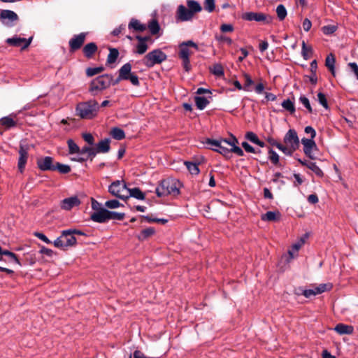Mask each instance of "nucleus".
<instances>
[{"instance_id": "ea45409f", "label": "nucleus", "mask_w": 358, "mask_h": 358, "mask_svg": "<svg viewBox=\"0 0 358 358\" xmlns=\"http://www.w3.org/2000/svg\"><path fill=\"white\" fill-rule=\"evenodd\" d=\"M268 159L274 165L279 164V155L271 148H268Z\"/></svg>"}, {"instance_id": "13d9d810", "label": "nucleus", "mask_w": 358, "mask_h": 358, "mask_svg": "<svg viewBox=\"0 0 358 358\" xmlns=\"http://www.w3.org/2000/svg\"><path fill=\"white\" fill-rule=\"evenodd\" d=\"M302 243H295L292 245V250H289L288 253L291 259L294 257V252H297L300 248L301 247Z\"/></svg>"}, {"instance_id": "1a4fd4ad", "label": "nucleus", "mask_w": 358, "mask_h": 358, "mask_svg": "<svg viewBox=\"0 0 358 358\" xmlns=\"http://www.w3.org/2000/svg\"><path fill=\"white\" fill-rule=\"evenodd\" d=\"M87 36V32H81L79 34L74 35L69 41V51L74 52L80 49L86 40Z\"/></svg>"}, {"instance_id": "6e6d98bb", "label": "nucleus", "mask_w": 358, "mask_h": 358, "mask_svg": "<svg viewBox=\"0 0 358 358\" xmlns=\"http://www.w3.org/2000/svg\"><path fill=\"white\" fill-rule=\"evenodd\" d=\"M245 138L247 140L250 141L251 143H255V144L257 143V140L259 139L257 134L252 131H248L245 134Z\"/></svg>"}, {"instance_id": "e2e57ef3", "label": "nucleus", "mask_w": 358, "mask_h": 358, "mask_svg": "<svg viewBox=\"0 0 358 358\" xmlns=\"http://www.w3.org/2000/svg\"><path fill=\"white\" fill-rule=\"evenodd\" d=\"M241 145L247 152H256V150L246 141H243Z\"/></svg>"}, {"instance_id": "4c0bfd02", "label": "nucleus", "mask_w": 358, "mask_h": 358, "mask_svg": "<svg viewBox=\"0 0 358 358\" xmlns=\"http://www.w3.org/2000/svg\"><path fill=\"white\" fill-rule=\"evenodd\" d=\"M179 57L181 58H189L191 54L190 50L185 45L180 44L179 45Z\"/></svg>"}, {"instance_id": "39448f33", "label": "nucleus", "mask_w": 358, "mask_h": 358, "mask_svg": "<svg viewBox=\"0 0 358 358\" xmlns=\"http://www.w3.org/2000/svg\"><path fill=\"white\" fill-rule=\"evenodd\" d=\"M167 55L160 49H155L148 52L143 58V63L148 68H152L155 64H161L166 60Z\"/></svg>"}, {"instance_id": "37998d69", "label": "nucleus", "mask_w": 358, "mask_h": 358, "mask_svg": "<svg viewBox=\"0 0 358 358\" xmlns=\"http://www.w3.org/2000/svg\"><path fill=\"white\" fill-rule=\"evenodd\" d=\"M203 7L208 13L213 12L215 9V0H205Z\"/></svg>"}, {"instance_id": "a211bd4d", "label": "nucleus", "mask_w": 358, "mask_h": 358, "mask_svg": "<svg viewBox=\"0 0 358 358\" xmlns=\"http://www.w3.org/2000/svg\"><path fill=\"white\" fill-rule=\"evenodd\" d=\"M97 50L98 47L94 42L86 44L83 48V55L87 59L92 58Z\"/></svg>"}, {"instance_id": "20e7f679", "label": "nucleus", "mask_w": 358, "mask_h": 358, "mask_svg": "<svg viewBox=\"0 0 358 358\" xmlns=\"http://www.w3.org/2000/svg\"><path fill=\"white\" fill-rule=\"evenodd\" d=\"M53 244L56 248L66 250L69 247L75 246L77 244V239L72 235L70 229L63 230Z\"/></svg>"}, {"instance_id": "e433bc0d", "label": "nucleus", "mask_w": 358, "mask_h": 358, "mask_svg": "<svg viewBox=\"0 0 358 358\" xmlns=\"http://www.w3.org/2000/svg\"><path fill=\"white\" fill-rule=\"evenodd\" d=\"M185 164L191 174L198 175L199 173L198 164L190 162H185Z\"/></svg>"}, {"instance_id": "0e129e2a", "label": "nucleus", "mask_w": 358, "mask_h": 358, "mask_svg": "<svg viewBox=\"0 0 358 358\" xmlns=\"http://www.w3.org/2000/svg\"><path fill=\"white\" fill-rule=\"evenodd\" d=\"M303 295L304 296H306V298H310L312 296H315L317 295V293H316V291H315V288H313V289H305L303 291Z\"/></svg>"}, {"instance_id": "6e6552de", "label": "nucleus", "mask_w": 358, "mask_h": 358, "mask_svg": "<svg viewBox=\"0 0 358 358\" xmlns=\"http://www.w3.org/2000/svg\"><path fill=\"white\" fill-rule=\"evenodd\" d=\"M128 188L123 180H115L108 187V192L114 196L122 200L128 199V196L122 194L124 191H127Z\"/></svg>"}, {"instance_id": "393cba45", "label": "nucleus", "mask_w": 358, "mask_h": 358, "mask_svg": "<svg viewBox=\"0 0 358 358\" xmlns=\"http://www.w3.org/2000/svg\"><path fill=\"white\" fill-rule=\"evenodd\" d=\"M280 218V213L273 211H268L265 214L262 215V220L263 221L273 222L279 220Z\"/></svg>"}, {"instance_id": "9d476101", "label": "nucleus", "mask_w": 358, "mask_h": 358, "mask_svg": "<svg viewBox=\"0 0 358 358\" xmlns=\"http://www.w3.org/2000/svg\"><path fill=\"white\" fill-rule=\"evenodd\" d=\"M131 64L129 62L124 64L122 66L123 73L121 74V77L124 78V80H129L134 86L139 87V78L134 73L131 72Z\"/></svg>"}, {"instance_id": "72a5a7b5", "label": "nucleus", "mask_w": 358, "mask_h": 358, "mask_svg": "<svg viewBox=\"0 0 358 358\" xmlns=\"http://www.w3.org/2000/svg\"><path fill=\"white\" fill-rule=\"evenodd\" d=\"M148 27L152 35L157 34L160 30L159 24L156 20H152L149 22Z\"/></svg>"}, {"instance_id": "f704fd0d", "label": "nucleus", "mask_w": 358, "mask_h": 358, "mask_svg": "<svg viewBox=\"0 0 358 358\" xmlns=\"http://www.w3.org/2000/svg\"><path fill=\"white\" fill-rule=\"evenodd\" d=\"M276 13L280 21L284 20L287 14L285 6L282 4H279L276 8Z\"/></svg>"}, {"instance_id": "4d7b16f0", "label": "nucleus", "mask_w": 358, "mask_h": 358, "mask_svg": "<svg viewBox=\"0 0 358 358\" xmlns=\"http://www.w3.org/2000/svg\"><path fill=\"white\" fill-rule=\"evenodd\" d=\"M83 138L85 141H86L90 145H94V138L90 133H84L82 135Z\"/></svg>"}, {"instance_id": "c9c22d12", "label": "nucleus", "mask_w": 358, "mask_h": 358, "mask_svg": "<svg viewBox=\"0 0 358 358\" xmlns=\"http://www.w3.org/2000/svg\"><path fill=\"white\" fill-rule=\"evenodd\" d=\"M155 233V230L153 227H148L141 231V234L138 237L139 240H145L150 236H152Z\"/></svg>"}, {"instance_id": "dca6fc26", "label": "nucleus", "mask_w": 358, "mask_h": 358, "mask_svg": "<svg viewBox=\"0 0 358 358\" xmlns=\"http://www.w3.org/2000/svg\"><path fill=\"white\" fill-rule=\"evenodd\" d=\"M301 143L303 145V152L305 155L310 159H314V157L312 155V151L313 149L317 148L314 139L303 138L301 139Z\"/></svg>"}, {"instance_id": "7c9ffc66", "label": "nucleus", "mask_w": 358, "mask_h": 358, "mask_svg": "<svg viewBox=\"0 0 358 358\" xmlns=\"http://www.w3.org/2000/svg\"><path fill=\"white\" fill-rule=\"evenodd\" d=\"M282 107L289 112L290 114H294L296 111L294 103L289 99L284 100L281 103Z\"/></svg>"}, {"instance_id": "b1692460", "label": "nucleus", "mask_w": 358, "mask_h": 358, "mask_svg": "<svg viewBox=\"0 0 358 358\" xmlns=\"http://www.w3.org/2000/svg\"><path fill=\"white\" fill-rule=\"evenodd\" d=\"M128 28L129 29H132L136 31L143 32L147 29V27L141 24L139 20L132 18L128 24Z\"/></svg>"}, {"instance_id": "338daca9", "label": "nucleus", "mask_w": 358, "mask_h": 358, "mask_svg": "<svg viewBox=\"0 0 358 358\" xmlns=\"http://www.w3.org/2000/svg\"><path fill=\"white\" fill-rule=\"evenodd\" d=\"M182 61V66L185 69V70L188 72L191 69V64L189 58H181Z\"/></svg>"}, {"instance_id": "69168bd1", "label": "nucleus", "mask_w": 358, "mask_h": 358, "mask_svg": "<svg viewBox=\"0 0 358 358\" xmlns=\"http://www.w3.org/2000/svg\"><path fill=\"white\" fill-rule=\"evenodd\" d=\"M220 30L222 32H231L234 30V27L230 24H223L220 26Z\"/></svg>"}, {"instance_id": "5fc2aeb1", "label": "nucleus", "mask_w": 358, "mask_h": 358, "mask_svg": "<svg viewBox=\"0 0 358 358\" xmlns=\"http://www.w3.org/2000/svg\"><path fill=\"white\" fill-rule=\"evenodd\" d=\"M322 29L324 34L329 35V34L334 33L336 31L337 26L332 25V24L327 25V26H324L322 28Z\"/></svg>"}, {"instance_id": "f257e3e1", "label": "nucleus", "mask_w": 358, "mask_h": 358, "mask_svg": "<svg viewBox=\"0 0 358 358\" xmlns=\"http://www.w3.org/2000/svg\"><path fill=\"white\" fill-rule=\"evenodd\" d=\"M180 182L172 178L162 180L155 189V193L158 197H164L169 195L178 196L180 194Z\"/></svg>"}, {"instance_id": "2eb2a0df", "label": "nucleus", "mask_w": 358, "mask_h": 358, "mask_svg": "<svg viewBox=\"0 0 358 358\" xmlns=\"http://www.w3.org/2000/svg\"><path fill=\"white\" fill-rule=\"evenodd\" d=\"M109 210L106 208L99 209V211L93 212L90 215L91 220L98 223H106L108 221Z\"/></svg>"}, {"instance_id": "6ab92c4d", "label": "nucleus", "mask_w": 358, "mask_h": 358, "mask_svg": "<svg viewBox=\"0 0 358 358\" xmlns=\"http://www.w3.org/2000/svg\"><path fill=\"white\" fill-rule=\"evenodd\" d=\"M334 330L340 335H350L354 331V327L351 325L339 323L334 327Z\"/></svg>"}, {"instance_id": "bb28decb", "label": "nucleus", "mask_w": 358, "mask_h": 358, "mask_svg": "<svg viewBox=\"0 0 358 358\" xmlns=\"http://www.w3.org/2000/svg\"><path fill=\"white\" fill-rule=\"evenodd\" d=\"M110 136L115 140H122L125 138L124 131L118 127H114L110 130Z\"/></svg>"}, {"instance_id": "58836bf2", "label": "nucleus", "mask_w": 358, "mask_h": 358, "mask_svg": "<svg viewBox=\"0 0 358 358\" xmlns=\"http://www.w3.org/2000/svg\"><path fill=\"white\" fill-rule=\"evenodd\" d=\"M104 71V67L103 66H99L95 68H87L86 69V75L88 77H92L98 73H101Z\"/></svg>"}, {"instance_id": "a18cd8bd", "label": "nucleus", "mask_w": 358, "mask_h": 358, "mask_svg": "<svg viewBox=\"0 0 358 358\" xmlns=\"http://www.w3.org/2000/svg\"><path fill=\"white\" fill-rule=\"evenodd\" d=\"M138 42L136 52L139 55H143L148 49V45L145 43L142 42V41H138Z\"/></svg>"}, {"instance_id": "8fccbe9b", "label": "nucleus", "mask_w": 358, "mask_h": 358, "mask_svg": "<svg viewBox=\"0 0 358 358\" xmlns=\"http://www.w3.org/2000/svg\"><path fill=\"white\" fill-rule=\"evenodd\" d=\"M121 206H122V205L119 202L118 200H116V199L107 201H106V203L104 204L105 207L110 208V209L117 208Z\"/></svg>"}, {"instance_id": "864d4df0", "label": "nucleus", "mask_w": 358, "mask_h": 358, "mask_svg": "<svg viewBox=\"0 0 358 358\" xmlns=\"http://www.w3.org/2000/svg\"><path fill=\"white\" fill-rule=\"evenodd\" d=\"M299 101L306 107V108L308 110L309 113H313V108L310 106L309 99L305 96H301L299 97Z\"/></svg>"}, {"instance_id": "2f4dec72", "label": "nucleus", "mask_w": 358, "mask_h": 358, "mask_svg": "<svg viewBox=\"0 0 358 358\" xmlns=\"http://www.w3.org/2000/svg\"><path fill=\"white\" fill-rule=\"evenodd\" d=\"M55 171L57 170L60 173L66 174L71 172V167L69 165L63 164L59 162L55 163Z\"/></svg>"}, {"instance_id": "4be33fe9", "label": "nucleus", "mask_w": 358, "mask_h": 358, "mask_svg": "<svg viewBox=\"0 0 358 358\" xmlns=\"http://www.w3.org/2000/svg\"><path fill=\"white\" fill-rule=\"evenodd\" d=\"M127 192H129V194L126 195V196H128V199L134 197L138 200H144L145 198V193L138 187L128 188Z\"/></svg>"}, {"instance_id": "423d86ee", "label": "nucleus", "mask_w": 358, "mask_h": 358, "mask_svg": "<svg viewBox=\"0 0 358 358\" xmlns=\"http://www.w3.org/2000/svg\"><path fill=\"white\" fill-rule=\"evenodd\" d=\"M241 18L245 21H255L262 24L273 23L274 17L262 12H245L241 15Z\"/></svg>"}, {"instance_id": "49530a36", "label": "nucleus", "mask_w": 358, "mask_h": 358, "mask_svg": "<svg viewBox=\"0 0 358 358\" xmlns=\"http://www.w3.org/2000/svg\"><path fill=\"white\" fill-rule=\"evenodd\" d=\"M211 72L216 76L221 77L224 76V69L220 64H216L213 66Z\"/></svg>"}, {"instance_id": "052dcab7", "label": "nucleus", "mask_w": 358, "mask_h": 358, "mask_svg": "<svg viewBox=\"0 0 358 358\" xmlns=\"http://www.w3.org/2000/svg\"><path fill=\"white\" fill-rule=\"evenodd\" d=\"M243 77L245 79L244 89L245 90H248L247 89L248 87L254 84V81L251 78V77L248 73H244Z\"/></svg>"}, {"instance_id": "aec40b11", "label": "nucleus", "mask_w": 358, "mask_h": 358, "mask_svg": "<svg viewBox=\"0 0 358 358\" xmlns=\"http://www.w3.org/2000/svg\"><path fill=\"white\" fill-rule=\"evenodd\" d=\"M110 140L109 138H105L100 141L94 148L99 153H107L110 150Z\"/></svg>"}, {"instance_id": "5701e85b", "label": "nucleus", "mask_w": 358, "mask_h": 358, "mask_svg": "<svg viewBox=\"0 0 358 358\" xmlns=\"http://www.w3.org/2000/svg\"><path fill=\"white\" fill-rule=\"evenodd\" d=\"M335 63H336L335 55L333 53L329 54L325 59V66L327 67V69L331 73L333 76H336L335 68H334Z\"/></svg>"}, {"instance_id": "7ed1b4c3", "label": "nucleus", "mask_w": 358, "mask_h": 358, "mask_svg": "<svg viewBox=\"0 0 358 358\" xmlns=\"http://www.w3.org/2000/svg\"><path fill=\"white\" fill-rule=\"evenodd\" d=\"M99 110L98 102L94 99L80 102L76 108V115L81 119L91 120L97 115Z\"/></svg>"}, {"instance_id": "cd10ccee", "label": "nucleus", "mask_w": 358, "mask_h": 358, "mask_svg": "<svg viewBox=\"0 0 358 358\" xmlns=\"http://www.w3.org/2000/svg\"><path fill=\"white\" fill-rule=\"evenodd\" d=\"M0 124L6 129H10L15 127L17 122L10 116H6L0 119Z\"/></svg>"}, {"instance_id": "bf43d9fd", "label": "nucleus", "mask_w": 358, "mask_h": 358, "mask_svg": "<svg viewBox=\"0 0 358 358\" xmlns=\"http://www.w3.org/2000/svg\"><path fill=\"white\" fill-rule=\"evenodd\" d=\"M91 202H92V210H94V212H96V211H99V209L104 208L103 207H102L101 203L98 202L94 198H91Z\"/></svg>"}, {"instance_id": "3c124183", "label": "nucleus", "mask_w": 358, "mask_h": 358, "mask_svg": "<svg viewBox=\"0 0 358 358\" xmlns=\"http://www.w3.org/2000/svg\"><path fill=\"white\" fill-rule=\"evenodd\" d=\"M317 101L319 103L326 109L329 108V105L327 102V99L326 98V96L322 92H319L317 94Z\"/></svg>"}, {"instance_id": "f03ea898", "label": "nucleus", "mask_w": 358, "mask_h": 358, "mask_svg": "<svg viewBox=\"0 0 358 358\" xmlns=\"http://www.w3.org/2000/svg\"><path fill=\"white\" fill-rule=\"evenodd\" d=\"M187 7L179 5L176 10V20L180 22L190 21L194 15L202 10L200 3L194 0H187Z\"/></svg>"}, {"instance_id": "774afa93", "label": "nucleus", "mask_w": 358, "mask_h": 358, "mask_svg": "<svg viewBox=\"0 0 358 358\" xmlns=\"http://www.w3.org/2000/svg\"><path fill=\"white\" fill-rule=\"evenodd\" d=\"M348 66L350 68L351 71L354 73L357 79L358 80V65L355 62H350L348 64Z\"/></svg>"}, {"instance_id": "9b49d317", "label": "nucleus", "mask_w": 358, "mask_h": 358, "mask_svg": "<svg viewBox=\"0 0 358 358\" xmlns=\"http://www.w3.org/2000/svg\"><path fill=\"white\" fill-rule=\"evenodd\" d=\"M29 146L22 143L20 144L18 150L19 159L17 162V169L20 173H23L28 159Z\"/></svg>"}, {"instance_id": "c756f323", "label": "nucleus", "mask_w": 358, "mask_h": 358, "mask_svg": "<svg viewBox=\"0 0 358 358\" xmlns=\"http://www.w3.org/2000/svg\"><path fill=\"white\" fill-rule=\"evenodd\" d=\"M67 145L69 148V153L70 155L78 154L80 152V147L74 142L73 139H68Z\"/></svg>"}, {"instance_id": "09e8293b", "label": "nucleus", "mask_w": 358, "mask_h": 358, "mask_svg": "<svg viewBox=\"0 0 358 358\" xmlns=\"http://www.w3.org/2000/svg\"><path fill=\"white\" fill-rule=\"evenodd\" d=\"M332 287V285L329 283L328 284H320L317 287H315V291L317 294H322L325 291L330 290Z\"/></svg>"}, {"instance_id": "a19ab883", "label": "nucleus", "mask_w": 358, "mask_h": 358, "mask_svg": "<svg viewBox=\"0 0 358 358\" xmlns=\"http://www.w3.org/2000/svg\"><path fill=\"white\" fill-rule=\"evenodd\" d=\"M205 143L208 146V148L210 149H211V148L219 149L220 145L222 144V141H220V139L214 140L210 138H206Z\"/></svg>"}, {"instance_id": "680f3d73", "label": "nucleus", "mask_w": 358, "mask_h": 358, "mask_svg": "<svg viewBox=\"0 0 358 358\" xmlns=\"http://www.w3.org/2000/svg\"><path fill=\"white\" fill-rule=\"evenodd\" d=\"M304 131L307 134H310V138L314 139L316 136V131L311 126H307L305 127Z\"/></svg>"}, {"instance_id": "79ce46f5", "label": "nucleus", "mask_w": 358, "mask_h": 358, "mask_svg": "<svg viewBox=\"0 0 358 358\" xmlns=\"http://www.w3.org/2000/svg\"><path fill=\"white\" fill-rule=\"evenodd\" d=\"M307 167L313 171L317 176L322 177L323 176L322 171L317 166L315 162H309L307 164Z\"/></svg>"}, {"instance_id": "473e14b6", "label": "nucleus", "mask_w": 358, "mask_h": 358, "mask_svg": "<svg viewBox=\"0 0 358 358\" xmlns=\"http://www.w3.org/2000/svg\"><path fill=\"white\" fill-rule=\"evenodd\" d=\"M301 46H302V50H301L302 57H303V59L305 60H308L310 57V56L313 53V49L310 46H309V47L306 46V44L304 41H302Z\"/></svg>"}, {"instance_id": "0eeeda50", "label": "nucleus", "mask_w": 358, "mask_h": 358, "mask_svg": "<svg viewBox=\"0 0 358 358\" xmlns=\"http://www.w3.org/2000/svg\"><path fill=\"white\" fill-rule=\"evenodd\" d=\"M111 74H104L98 76L91 82L89 90L93 95H95L94 94V91L103 90L111 85Z\"/></svg>"}, {"instance_id": "f3484780", "label": "nucleus", "mask_w": 358, "mask_h": 358, "mask_svg": "<svg viewBox=\"0 0 358 358\" xmlns=\"http://www.w3.org/2000/svg\"><path fill=\"white\" fill-rule=\"evenodd\" d=\"M80 204V201L78 196H71L63 199L61 201V208L66 210H69L73 207L78 206Z\"/></svg>"}, {"instance_id": "c85d7f7f", "label": "nucleus", "mask_w": 358, "mask_h": 358, "mask_svg": "<svg viewBox=\"0 0 358 358\" xmlns=\"http://www.w3.org/2000/svg\"><path fill=\"white\" fill-rule=\"evenodd\" d=\"M195 103L198 109L203 110L210 103L209 101L203 96H195Z\"/></svg>"}, {"instance_id": "a878e982", "label": "nucleus", "mask_w": 358, "mask_h": 358, "mask_svg": "<svg viewBox=\"0 0 358 358\" xmlns=\"http://www.w3.org/2000/svg\"><path fill=\"white\" fill-rule=\"evenodd\" d=\"M109 54L107 57L106 63L108 64H113L116 62L119 56V50L117 48L108 47Z\"/></svg>"}, {"instance_id": "603ef678", "label": "nucleus", "mask_w": 358, "mask_h": 358, "mask_svg": "<svg viewBox=\"0 0 358 358\" xmlns=\"http://www.w3.org/2000/svg\"><path fill=\"white\" fill-rule=\"evenodd\" d=\"M1 255H4L6 256L10 257L16 264L21 265V263H20L18 257H17V255L15 253L10 252L9 250L2 249V252H1Z\"/></svg>"}, {"instance_id": "4468645a", "label": "nucleus", "mask_w": 358, "mask_h": 358, "mask_svg": "<svg viewBox=\"0 0 358 358\" xmlns=\"http://www.w3.org/2000/svg\"><path fill=\"white\" fill-rule=\"evenodd\" d=\"M32 40V37L29 39H26L24 38H20L17 36H14L13 38H9L6 39V43L14 47H21L22 50H24L29 47Z\"/></svg>"}, {"instance_id": "f8f14e48", "label": "nucleus", "mask_w": 358, "mask_h": 358, "mask_svg": "<svg viewBox=\"0 0 358 358\" xmlns=\"http://www.w3.org/2000/svg\"><path fill=\"white\" fill-rule=\"evenodd\" d=\"M283 141L286 145L292 147L293 149H298L299 147V138L294 129H289L284 136Z\"/></svg>"}, {"instance_id": "412c9836", "label": "nucleus", "mask_w": 358, "mask_h": 358, "mask_svg": "<svg viewBox=\"0 0 358 358\" xmlns=\"http://www.w3.org/2000/svg\"><path fill=\"white\" fill-rule=\"evenodd\" d=\"M0 18L1 20H8L10 22L18 20L17 15L10 10H3L0 13Z\"/></svg>"}, {"instance_id": "c03bdc74", "label": "nucleus", "mask_w": 358, "mask_h": 358, "mask_svg": "<svg viewBox=\"0 0 358 358\" xmlns=\"http://www.w3.org/2000/svg\"><path fill=\"white\" fill-rule=\"evenodd\" d=\"M280 151H282L285 155L288 156H292L293 153L297 149H293L292 147L288 145H283L282 144L278 145V148Z\"/></svg>"}, {"instance_id": "de8ad7c7", "label": "nucleus", "mask_w": 358, "mask_h": 358, "mask_svg": "<svg viewBox=\"0 0 358 358\" xmlns=\"http://www.w3.org/2000/svg\"><path fill=\"white\" fill-rule=\"evenodd\" d=\"M125 217V214L124 213H117L109 210L108 215V220H122Z\"/></svg>"}, {"instance_id": "ddd939ff", "label": "nucleus", "mask_w": 358, "mask_h": 358, "mask_svg": "<svg viewBox=\"0 0 358 358\" xmlns=\"http://www.w3.org/2000/svg\"><path fill=\"white\" fill-rule=\"evenodd\" d=\"M38 168L43 171H55L54 159L52 157H41L36 159Z\"/></svg>"}]
</instances>
